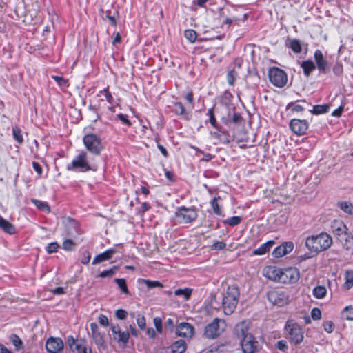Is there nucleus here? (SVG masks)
<instances>
[{"label": "nucleus", "instance_id": "obj_14", "mask_svg": "<svg viewBox=\"0 0 353 353\" xmlns=\"http://www.w3.org/2000/svg\"><path fill=\"white\" fill-rule=\"evenodd\" d=\"M234 333L240 340H243L245 336L251 335L249 332V325L246 321H241L237 323L234 329Z\"/></svg>", "mask_w": 353, "mask_h": 353}, {"label": "nucleus", "instance_id": "obj_6", "mask_svg": "<svg viewBox=\"0 0 353 353\" xmlns=\"http://www.w3.org/2000/svg\"><path fill=\"white\" fill-rule=\"evenodd\" d=\"M86 149L92 154L99 155L103 145L101 139L94 134H87L83 138Z\"/></svg>", "mask_w": 353, "mask_h": 353}, {"label": "nucleus", "instance_id": "obj_54", "mask_svg": "<svg viewBox=\"0 0 353 353\" xmlns=\"http://www.w3.org/2000/svg\"><path fill=\"white\" fill-rule=\"evenodd\" d=\"M52 78L59 84L60 86H68V80L60 76H52Z\"/></svg>", "mask_w": 353, "mask_h": 353}, {"label": "nucleus", "instance_id": "obj_11", "mask_svg": "<svg viewBox=\"0 0 353 353\" xmlns=\"http://www.w3.org/2000/svg\"><path fill=\"white\" fill-rule=\"evenodd\" d=\"M268 301L273 305L281 307L288 303V299L284 293L279 291H270L267 294Z\"/></svg>", "mask_w": 353, "mask_h": 353}, {"label": "nucleus", "instance_id": "obj_55", "mask_svg": "<svg viewBox=\"0 0 353 353\" xmlns=\"http://www.w3.org/2000/svg\"><path fill=\"white\" fill-rule=\"evenodd\" d=\"M292 107V111L293 112H303L305 110V108L299 104L295 103H290L288 105V108Z\"/></svg>", "mask_w": 353, "mask_h": 353}, {"label": "nucleus", "instance_id": "obj_4", "mask_svg": "<svg viewBox=\"0 0 353 353\" xmlns=\"http://www.w3.org/2000/svg\"><path fill=\"white\" fill-rule=\"evenodd\" d=\"M175 219L179 224H186L195 221L198 216L196 210L193 208L179 207L175 212Z\"/></svg>", "mask_w": 353, "mask_h": 353}, {"label": "nucleus", "instance_id": "obj_41", "mask_svg": "<svg viewBox=\"0 0 353 353\" xmlns=\"http://www.w3.org/2000/svg\"><path fill=\"white\" fill-rule=\"evenodd\" d=\"M184 36L190 43H194L196 39V32L194 30H187L184 32Z\"/></svg>", "mask_w": 353, "mask_h": 353}, {"label": "nucleus", "instance_id": "obj_64", "mask_svg": "<svg viewBox=\"0 0 353 353\" xmlns=\"http://www.w3.org/2000/svg\"><path fill=\"white\" fill-rule=\"evenodd\" d=\"M101 93H103V94H104L105 98L106 101H107L108 103H112V101H113V97H112V96L111 93L109 92V90H108V88H105V89H104V90L101 92Z\"/></svg>", "mask_w": 353, "mask_h": 353}, {"label": "nucleus", "instance_id": "obj_40", "mask_svg": "<svg viewBox=\"0 0 353 353\" xmlns=\"http://www.w3.org/2000/svg\"><path fill=\"white\" fill-rule=\"evenodd\" d=\"M214 136L219 138L223 143H230V139L226 132L219 130V132H214Z\"/></svg>", "mask_w": 353, "mask_h": 353}, {"label": "nucleus", "instance_id": "obj_38", "mask_svg": "<svg viewBox=\"0 0 353 353\" xmlns=\"http://www.w3.org/2000/svg\"><path fill=\"white\" fill-rule=\"evenodd\" d=\"M84 347H85V340L83 339H80L77 340V343L74 345L71 350L74 353H81Z\"/></svg>", "mask_w": 353, "mask_h": 353}, {"label": "nucleus", "instance_id": "obj_59", "mask_svg": "<svg viewBox=\"0 0 353 353\" xmlns=\"http://www.w3.org/2000/svg\"><path fill=\"white\" fill-rule=\"evenodd\" d=\"M311 316L314 320H319L321 318V312L320 309L314 307L311 311Z\"/></svg>", "mask_w": 353, "mask_h": 353}, {"label": "nucleus", "instance_id": "obj_25", "mask_svg": "<svg viewBox=\"0 0 353 353\" xmlns=\"http://www.w3.org/2000/svg\"><path fill=\"white\" fill-rule=\"evenodd\" d=\"M343 286L346 290H350L353 287V270H348L345 271Z\"/></svg>", "mask_w": 353, "mask_h": 353}, {"label": "nucleus", "instance_id": "obj_50", "mask_svg": "<svg viewBox=\"0 0 353 353\" xmlns=\"http://www.w3.org/2000/svg\"><path fill=\"white\" fill-rule=\"evenodd\" d=\"M153 322L157 332L159 334H161L163 331L161 319L159 317H155L153 319Z\"/></svg>", "mask_w": 353, "mask_h": 353}, {"label": "nucleus", "instance_id": "obj_34", "mask_svg": "<svg viewBox=\"0 0 353 353\" xmlns=\"http://www.w3.org/2000/svg\"><path fill=\"white\" fill-rule=\"evenodd\" d=\"M221 199L220 196L214 197L212 201H210V205L212 206V208L213 210V212L216 215H222V212L221 210V208L218 204V200Z\"/></svg>", "mask_w": 353, "mask_h": 353}, {"label": "nucleus", "instance_id": "obj_57", "mask_svg": "<svg viewBox=\"0 0 353 353\" xmlns=\"http://www.w3.org/2000/svg\"><path fill=\"white\" fill-rule=\"evenodd\" d=\"M74 248V243L70 239H67L63 243V248L65 250L70 251Z\"/></svg>", "mask_w": 353, "mask_h": 353}, {"label": "nucleus", "instance_id": "obj_16", "mask_svg": "<svg viewBox=\"0 0 353 353\" xmlns=\"http://www.w3.org/2000/svg\"><path fill=\"white\" fill-rule=\"evenodd\" d=\"M331 232L336 237L339 238L346 230H348L347 226L341 220H334L330 225Z\"/></svg>", "mask_w": 353, "mask_h": 353}, {"label": "nucleus", "instance_id": "obj_3", "mask_svg": "<svg viewBox=\"0 0 353 353\" xmlns=\"http://www.w3.org/2000/svg\"><path fill=\"white\" fill-rule=\"evenodd\" d=\"M240 296L239 289L236 285H230L227 290L222 294V308L226 315L232 314L239 303Z\"/></svg>", "mask_w": 353, "mask_h": 353}, {"label": "nucleus", "instance_id": "obj_62", "mask_svg": "<svg viewBox=\"0 0 353 353\" xmlns=\"http://www.w3.org/2000/svg\"><path fill=\"white\" fill-rule=\"evenodd\" d=\"M117 117L124 124L130 126L131 125L130 121L128 119V116L123 114H119L117 115Z\"/></svg>", "mask_w": 353, "mask_h": 353}, {"label": "nucleus", "instance_id": "obj_61", "mask_svg": "<svg viewBox=\"0 0 353 353\" xmlns=\"http://www.w3.org/2000/svg\"><path fill=\"white\" fill-rule=\"evenodd\" d=\"M333 72L337 75V76H340L343 73V65L341 63H336L334 67H333Z\"/></svg>", "mask_w": 353, "mask_h": 353}, {"label": "nucleus", "instance_id": "obj_18", "mask_svg": "<svg viewBox=\"0 0 353 353\" xmlns=\"http://www.w3.org/2000/svg\"><path fill=\"white\" fill-rule=\"evenodd\" d=\"M116 252V250L114 249H109L103 252V253H101L98 255H97L93 261L92 264H98L99 263L106 261L109 259H110L112 256V255Z\"/></svg>", "mask_w": 353, "mask_h": 353}, {"label": "nucleus", "instance_id": "obj_42", "mask_svg": "<svg viewBox=\"0 0 353 353\" xmlns=\"http://www.w3.org/2000/svg\"><path fill=\"white\" fill-rule=\"evenodd\" d=\"M95 343L98 346H103L104 344V336L100 332L92 335Z\"/></svg>", "mask_w": 353, "mask_h": 353}, {"label": "nucleus", "instance_id": "obj_29", "mask_svg": "<svg viewBox=\"0 0 353 353\" xmlns=\"http://www.w3.org/2000/svg\"><path fill=\"white\" fill-rule=\"evenodd\" d=\"M31 202L39 210L46 212H50V208L47 203L43 202L36 199H31Z\"/></svg>", "mask_w": 353, "mask_h": 353}, {"label": "nucleus", "instance_id": "obj_31", "mask_svg": "<svg viewBox=\"0 0 353 353\" xmlns=\"http://www.w3.org/2000/svg\"><path fill=\"white\" fill-rule=\"evenodd\" d=\"M338 206L343 212L352 214H353V204L347 201H341L338 203Z\"/></svg>", "mask_w": 353, "mask_h": 353}, {"label": "nucleus", "instance_id": "obj_24", "mask_svg": "<svg viewBox=\"0 0 353 353\" xmlns=\"http://www.w3.org/2000/svg\"><path fill=\"white\" fill-rule=\"evenodd\" d=\"M301 67L306 77H309L312 71L316 68L314 62L311 60L303 61L301 64Z\"/></svg>", "mask_w": 353, "mask_h": 353}, {"label": "nucleus", "instance_id": "obj_8", "mask_svg": "<svg viewBox=\"0 0 353 353\" xmlns=\"http://www.w3.org/2000/svg\"><path fill=\"white\" fill-rule=\"evenodd\" d=\"M268 77L270 81L277 88L284 87L288 81V76L285 72L276 67L270 68Z\"/></svg>", "mask_w": 353, "mask_h": 353}, {"label": "nucleus", "instance_id": "obj_9", "mask_svg": "<svg viewBox=\"0 0 353 353\" xmlns=\"http://www.w3.org/2000/svg\"><path fill=\"white\" fill-rule=\"evenodd\" d=\"M68 170H77L81 172H87L91 170L87 161V155L85 152H81L72 161L71 164L67 167Z\"/></svg>", "mask_w": 353, "mask_h": 353}, {"label": "nucleus", "instance_id": "obj_48", "mask_svg": "<svg viewBox=\"0 0 353 353\" xmlns=\"http://www.w3.org/2000/svg\"><path fill=\"white\" fill-rule=\"evenodd\" d=\"M280 245L283 248V251H285V254L291 252L294 248V243L291 241L284 242Z\"/></svg>", "mask_w": 353, "mask_h": 353}, {"label": "nucleus", "instance_id": "obj_17", "mask_svg": "<svg viewBox=\"0 0 353 353\" xmlns=\"http://www.w3.org/2000/svg\"><path fill=\"white\" fill-rule=\"evenodd\" d=\"M314 59L320 72L326 74L328 71L327 61L323 59L321 51L317 50L314 53Z\"/></svg>", "mask_w": 353, "mask_h": 353}, {"label": "nucleus", "instance_id": "obj_10", "mask_svg": "<svg viewBox=\"0 0 353 353\" xmlns=\"http://www.w3.org/2000/svg\"><path fill=\"white\" fill-rule=\"evenodd\" d=\"M241 345L244 353H257L261 348L259 341L252 334L245 336L241 340Z\"/></svg>", "mask_w": 353, "mask_h": 353}, {"label": "nucleus", "instance_id": "obj_39", "mask_svg": "<svg viewBox=\"0 0 353 353\" xmlns=\"http://www.w3.org/2000/svg\"><path fill=\"white\" fill-rule=\"evenodd\" d=\"M238 76V73L235 70H230L227 74V81L230 85H233Z\"/></svg>", "mask_w": 353, "mask_h": 353}, {"label": "nucleus", "instance_id": "obj_60", "mask_svg": "<svg viewBox=\"0 0 353 353\" xmlns=\"http://www.w3.org/2000/svg\"><path fill=\"white\" fill-rule=\"evenodd\" d=\"M276 347L283 351V352H285L288 349V345H287V343L284 340H280L277 343H276Z\"/></svg>", "mask_w": 353, "mask_h": 353}, {"label": "nucleus", "instance_id": "obj_2", "mask_svg": "<svg viewBox=\"0 0 353 353\" xmlns=\"http://www.w3.org/2000/svg\"><path fill=\"white\" fill-rule=\"evenodd\" d=\"M332 244V237L326 232H321L316 235L307 237L305 246L315 254L327 250Z\"/></svg>", "mask_w": 353, "mask_h": 353}, {"label": "nucleus", "instance_id": "obj_20", "mask_svg": "<svg viewBox=\"0 0 353 353\" xmlns=\"http://www.w3.org/2000/svg\"><path fill=\"white\" fill-rule=\"evenodd\" d=\"M347 250L350 249L353 245V236L351 233L346 230L339 238L337 239Z\"/></svg>", "mask_w": 353, "mask_h": 353}, {"label": "nucleus", "instance_id": "obj_33", "mask_svg": "<svg viewBox=\"0 0 353 353\" xmlns=\"http://www.w3.org/2000/svg\"><path fill=\"white\" fill-rule=\"evenodd\" d=\"M177 322L176 317L168 318L165 322V330L172 332Z\"/></svg>", "mask_w": 353, "mask_h": 353}, {"label": "nucleus", "instance_id": "obj_52", "mask_svg": "<svg viewBox=\"0 0 353 353\" xmlns=\"http://www.w3.org/2000/svg\"><path fill=\"white\" fill-rule=\"evenodd\" d=\"M272 254L274 258H280L285 255V251H283L281 245L277 246L276 248H274Z\"/></svg>", "mask_w": 353, "mask_h": 353}, {"label": "nucleus", "instance_id": "obj_28", "mask_svg": "<svg viewBox=\"0 0 353 353\" xmlns=\"http://www.w3.org/2000/svg\"><path fill=\"white\" fill-rule=\"evenodd\" d=\"M243 121V118L241 116L240 114L239 113H236V112H234L233 114H232V119L231 121L229 120L227 118H225V117H223L222 118V121L225 124V125H229L231 122H232L233 123L236 124V125H240L241 123Z\"/></svg>", "mask_w": 353, "mask_h": 353}, {"label": "nucleus", "instance_id": "obj_21", "mask_svg": "<svg viewBox=\"0 0 353 353\" xmlns=\"http://www.w3.org/2000/svg\"><path fill=\"white\" fill-rule=\"evenodd\" d=\"M274 244V241L273 240L268 241L261 245L259 248L254 250L252 253L254 255H263L270 251Z\"/></svg>", "mask_w": 353, "mask_h": 353}, {"label": "nucleus", "instance_id": "obj_45", "mask_svg": "<svg viewBox=\"0 0 353 353\" xmlns=\"http://www.w3.org/2000/svg\"><path fill=\"white\" fill-rule=\"evenodd\" d=\"M11 341L17 350L22 347L23 342L17 334L11 335Z\"/></svg>", "mask_w": 353, "mask_h": 353}, {"label": "nucleus", "instance_id": "obj_12", "mask_svg": "<svg viewBox=\"0 0 353 353\" xmlns=\"http://www.w3.org/2000/svg\"><path fill=\"white\" fill-rule=\"evenodd\" d=\"M290 128L294 134L302 135L307 131L308 123L304 119H293L290 121Z\"/></svg>", "mask_w": 353, "mask_h": 353}, {"label": "nucleus", "instance_id": "obj_23", "mask_svg": "<svg viewBox=\"0 0 353 353\" xmlns=\"http://www.w3.org/2000/svg\"><path fill=\"white\" fill-rule=\"evenodd\" d=\"M173 353H183L186 350V343L184 340L180 339L171 345Z\"/></svg>", "mask_w": 353, "mask_h": 353}, {"label": "nucleus", "instance_id": "obj_1", "mask_svg": "<svg viewBox=\"0 0 353 353\" xmlns=\"http://www.w3.org/2000/svg\"><path fill=\"white\" fill-rule=\"evenodd\" d=\"M265 276L269 279L282 283H295L300 277L299 270L296 268H289L283 270L276 267H268L265 270Z\"/></svg>", "mask_w": 353, "mask_h": 353}, {"label": "nucleus", "instance_id": "obj_46", "mask_svg": "<svg viewBox=\"0 0 353 353\" xmlns=\"http://www.w3.org/2000/svg\"><path fill=\"white\" fill-rule=\"evenodd\" d=\"M208 114L209 115V122L210 123V124L214 128L219 129V127H218V125H217V123H216L214 114L213 108H210L208 110Z\"/></svg>", "mask_w": 353, "mask_h": 353}, {"label": "nucleus", "instance_id": "obj_58", "mask_svg": "<svg viewBox=\"0 0 353 353\" xmlns=\"http://www.w3.org/2000/svg\"><path fill=\"white\" fill-rule=\"evenodd\" d=\"M324 330L327 333H332L334 330V325L332 321H327L323 323Z\"/></svg>", "mask_w": 353, "mask_h": 353}, {"label": "nucleus", "instance_id": "obj_15", "mask_svg": "<svg viewBox=\"0 0 353 353\" xmlns=\"http://www.w3.org/2000/svg\"><path fill=\"white\" fill-rule=\"evenodd\" d=\"M179 336L191 337L194 334V327L188 323H181L176 328Z\"/></svg>", "mask_w": 353, "mask_h": 353}, {"label": "nucleus", "instance_id": "obj_26", "mask_svg": "<svg viewBox=\"0 0 353 353\" xmlns=\"http://www.w3.org/2000/svg\"><path fill=\"white\" fill-rule=\"evenodd\" d=\"M327 294V289L325 286H316L312 290V294L316 299H323Z\"/></svg>", "mask_w": 353, "mask_h": 353}, {"label": "nucleus", "instance_id": "obj_47", "mask_svg": "<svg viewBox=\"0 0 353 353\" xmlns=\"http://www.w3.org/2000/svg\"><path fill=\"white\" fill-rule=\"evenodd\" d=\"M59 248V245L57 242H52L48 244L46 250L48 254H52L56 252Z\"/></svg>", "mask_w": 353, "mask_h": 353}, {"label": "nucleus", "instance_id": "obj_49", "mask_svg": "<svg viewBox=\"0 0 353 353\" xmlns=\"http://www.w3.org/2000/svg\"><path fill=\"white\" fill-rule=\"evenodd\" d=\"M91 259V254L89 251L85 250L81 254L80 261L83 264H88Z\"/></svg>", "mask_w": 353, "mask_h": 353}, {"label": "nucleus", "instance_id": "obj_27", "mask_svg": "<svg viewBox=\"0 0 353 353\" xmlns=\"http://www.w3.org/2000/svg\"><path fill=\"white\" fill-rule=\"evenodd\" d=\"M113 338L118 343H122L123 344L126 345L129 341L130 333L128 331H121L120 333H117V334L114 336Z\"/></svg>", "mask_w": 353, "mask_h": 353}, {"label": "nucleus", "instance_id": "obj_32", "mask_svg": "<svg viewBox=\"0 0 353 353\" xmlns=\"http://www.w3.org/2000/svg\"><path fill=\"white\" fill-rule=\"evenodd\" d=\"M241 216H235L230 217L223 221V224L234 227L239 225L241 222Z\"/></svg>", "mask_w": 353, "mask_h": 353}, {"label": "nucleus", "instance_id": "obj_51", "mask_svg": "<svg viewBox=\"0 0 353 353\" xmlns=\"http://www.w3.org/2000/svg\"><path fill=\"white\" fill-rule=\"evenodd\" d=\"M343 314L346 319L353 321V307H345L343 311Z\"/></svg>", "mask_w": 353, "mask_h": 353}, {"label": "nucleus", "instance_id": "obj_7", "mask_svg": "<svg viewBox=\"0 0 353 353\" xmlns=\"http://www.w3.org/2000/svg\"><path fill=\"white\" fill-rule=\"evenodd\" d=\"M285 329L291 342L294 344H299L303 341L304 338L303 332L299 324L294 323L292 321H288Z\"/></svg>", "mask_w": 353, "mask_h": 353}, {"label": "nucleus", "instance_id": "obj_44", "mask_svg": "<svg viewBox=\"0 0 353 353\" xmlns=\"http://www.w3.org/2000/svg\"><path fill=\"white\" fill-rule=\"evenodd\" d=\"M13 137L14 139L19 143H22L23 141L21 130L18 128H14L12 129Z\"/></svg>", "mask_w": 353, "mask_h": 353}, {"label": "nucleus", "instance_id": "obj_43", "mask_svg": "<svg viewBox=\"0 0 353 353\" xmlns=\"http://www.w3.org/2000/svg\"><path fill=\"white\" fill-rule=\"evenodd\" d=\"M143 282L146 285L148 288H163V284L157 281H150L148 279H143Z\"/></svg>", "mask_w": 353, "mask_h": 353}, {"label": "nucleus", "instance_id": "obj_13", "mask_svg": "<svg viewBox=\"0 0 353 353\" xmlns=\"http://www.w3.org/2000/svg\"><path fill=\"white\" fill-rule=\"evenodd\" d=\"M46 350L49 353H59L63 348V342L60 338H49L46 343Z\"/></svg>", "mask_w": 353, "mask_h": 353}, {"label": "nucleus", "instance_id": "obj_36", "mask_svg": "<svg viewBox=\"0 0 353 353\" xmlns=\"http://www.w3.org/2000/svg\"><path fill=\"white\" fill-rule=\"evenodd\" d=\"M192 290L190 288L177 289L174 291L176 296H183L185 300H188L191 296Z\"/></svg>", "mask_w": 353, "mask_h": 353}, {"label": "nucleus", "instance_id": "obj_53", "mask_svg": "<svg viewBox=\"0 0 353 353\" xmlns=\"http://www.w3.org/2000/svg\"><path fill=\"white\" fill-rule=\"evenodd\" d=\"M137 323L139 327L143 330L145 329L146 327V323H145V318L143 316H141L139 314L137 317Z\"/></svg>", "mask_w": 353, "mask_h": 353}, {"label": "nucleus", "instance_id": "obj_22", "mask_svg": "<svg viewBox=\"0 0 353 353\" xmlns=\"http://www.w3.org/2000/svg\"><path fill=\"white\" fill-rule=\"evenodd\" d=\"M172 111L175 114L182 116L185 119H190L189 114L185 111L184 105L181 102H174L173 103Z\"/></svg>", "mask_w": 353, "mask_h": 353}, {"label": "nucleus", "instance_id": "obj_30", "mask_svg": "<svg viewBox=\"0 0 353 353\" xmlns=\"http://www.w3.org/2000/svg\"><path fill=\"white\" fill-rule=\"evenodd\" d=\"M329 105L327 104L314 105L310 111L313 114H321L328 112Z\"/></svg>", "mask_w": 353, "mask_h": 353}, {"label": "nucleus", "instance_id": "obj_37", "mask_svg": "<svg viewBox=\"0 0 353 353\" xmlns=\"http://www.w3.org/2000/svg\"><path fill=\"white\" fill-rule=\"evenodd\" d=\"M117 270H118V267L117 266H113L110 270L102 271L97 276V277H100V278L112 277V276H113L116 274V272H117Z\"/></svg>", "mask_w": 353, "mask_h": 353}, {"label": "nucleus", "instance_id": "obj_56", "mask_svg": "<svg viewBox=\"0 0 353 353\" xmlns=\"http://www.w3.org/2000/svg\"><path fill=\"white\" fill-rule=\"evenodd\" d=\"M128 312L125 310L118 309L115 312V316L118 319L124 320L127 318Z\"/></svg>", "mask_w": 353, "mask_h": 353}, {"label": "nucleus", "instance_id": "obj_19", "mask_svg": "<svg viewBox=\"0 0 353 353\" xmlns=\"http://www.w3.org/2000/svg\"><path fill=\"white\" fill-rule=\"evenodd\" d=\"M0 229L9 234H14L16 233L15 226L2 216H0Z\"/></svg>", "mask_w": 353, "mask_h": 353}, {"label": "nucleus", "instance_id": "obj_35", "mask_svg": "<svg viewBox=\"0 0 353 353\" xmlns=\"http://www.w3.org/2000/svg\"><path fill=\"white\" fill-rule=\"evenodd\" d=\"M114 282L118 285L122 292L127 295L130 294L126 281L124 279H115Z\"/></svg>", "mask_w": 353, "mask_h": 353}, {"label": "nucleus", "instance_id": "obj_5", "mask_svg": "<svg viewBox=\"0 0 353 353\" xmlns=\"http://www.w3.org/2000/svg\"><path fill=\"white\" fill-rule=\"evenodd\" d=\"M225 328V321L215 318L210 323L205 326L204 334L208 339H216L221 334Z\"/></svg>", "mask_w": 353, "mask_h": 353}, {"label": "nucleus", "instance_id": "obj_63", "mask_svg": "<svg viewBox=\"0 0 353 353\" xmlns=\"http://www.w3.org/2000/svg\"><path fill=\"white\" fill-rule=\"evenodd\" d=\"M99 323L105 327H107L109 325V321L106 316L103 314H100L99 316Z\"/></svg>", "mask_w": 353, "mask_h": 353}]
</instances>
